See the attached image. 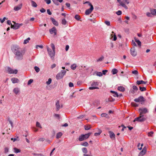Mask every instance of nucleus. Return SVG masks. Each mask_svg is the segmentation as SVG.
Returning a JSON list of instances; mask_svg holds the SVG:
<instances>
[{
	"label": "nucleus",
	"mask_w": 156,
	"mask_h": 156,
	"mask_svg": "<svg viewBox=\"0 0 156 156\" xmlns=\"http://www.w3.org/2000/svg\"><path fill=\"white\" fill-rule=\"evenodd\" d=\"M7 71L9 74H16L18 72L17 69H14L9 67H7Z\"/></svg>",
	"instance_id": "obj_7"
},
{
	"label": "nucleus",
	"mask_w": 156,
	"mask_h": 156,
	"mask_svg": "<svg viewBox=\"0 0 156 156\" xmlns=\"http://www.w3.org/2000/svg\"><path fill=\"white\" fill-rule=\"evenodd\" d=\"M48 4H50L51 2V0H44Z\"/></svg>",
	"instance_id": "obj_55"
},
{
	"label": "nucleus",
	"mask_w": 156,
	"mask_h": 156,
	"mask_svg": "<svg viewBox=\"0 0 156 156\" xmlns=\"http://www.w3.org/2000/svg\"><path fill=\"white\" fill-rule=\"evenodd\" d=\"M118 2L120 4V5L124 8L125 9H127L128 8L127 6L126 5L123 1H122L121 0H117Z\"/></svg>",
	"instance_id": "obj_11"
},
{
	"label": "nucleus",
	"mask_w": 156,
	"mask_h": 156,
	"mask_svg": "<svg viewBox=\"0 0 156 156\" xmlns=\"http://www.w3.org/2000/svg\"><path fill=\"white\" fill-rule=\"evenodd\" d=\"M122 1H123V2L125 3H126L127 4H129V2L128 1V0H123Z\"/></svg>",
	"instance_id": "obj_63"
},
{
	"label": "nucleus",
	"mask_w": 156,
	"mask_h": 156,
	"mask_svg": "<svg viewBox=\"0 0 156 156\" xmlns=\"http://www.w3.org/2000/svg\"><path fill=\"white\" fill-rule=\"evenodd\" d=\"M76 67V65L75 64H73L71 66V69L73 70H75Z\"/></svg>",
	"instance_id": "obj_30"
},
{
	"label": "nucleus",
	"mask_w": 156,
	"mask_h": 156,
	"mask_svg": "<svg viewBox=\"0 0 156 156\" xmlns=\"http://www.w3.org/2000/svg\"><path fill=\"white\" fill-rule=\"evenodd\" d=\"M12 52L15 55V58L18 60H21L23 59L25 52L18 46L13 45L12 48Z\"/></svg>",
	"instance_id": "obj_1"
},
{
	"label": "nucleus",
	"mask_w": 156,
	"mask_h": 156,
	"mask_svg": "<svg viewBox=\"0 0 156 156\" xmlns=\"http://www.w3.org/2000/svg\"><path fill=\"white\" fill-rule=\"evenodd\" d=\"M51 82V78H49L48 79V80L46 82V83L48 85L50 84Z\"/></svg>",
	"instance_id": "obj_42"
},
{
	"label": "nucleus",
	"mask_w": 156,
	"mask_h": 156,
	"mask_svg": "<svg viewBox=\"0 0 156 156\" xmlns=\"http://www.w3.org/2000/svg\"><path fill=\"white\" fill-rule=\"evenodd\" d=\"M105 23L108 26L110 25V23L109 21H105Z\"/></svg>",
	"instance_id": "obj_49"
},
{
	"label": "nucleus",
	"mask_w": 156,
	"mask_h": 156,
	"mask_svg": "<svg viewBox=\"0 0 156 156\" xmlns=\"http://www.w3.org/2000/svg\"><path fill=\"white\" fill-rule=\"evenodd\" d=\"M91 87L89 88V90H94L98 89V83L96 81H93L91 82Z\"/></svg>",
	"instance_id": "obj_5"
},
{
	"label": "nucleus",
	"mask_w": 156,
	"mask_h": 156,
	"mask_svg": "<svg viewBox=\"0 0 156 156\" xmlns=\"http://www.w3.org/2000/svg\"><path fill=\"white\" fill-rule=\"evenodd\" d=\"M102 73H101V72H98V76H102Z\"/></svg>",
	"instance_id": "obj_64"
},
{
	"label": "nucleus",
	"mask_w": 156,
	"mask_h": 156,
	"mask_svg": "<svg viewBox=\"0 0 156 156\" xmlns=\"http://www.w3.org/2000/svg\"><path fill=\"white\" fill-rule=\"evenodd\" d=\"M90 9H87L85 12V14L86 15H87L90 14L94 9L93 6L92 5H91L90 6Z\"/></svg>",
	"instance_id": "obj_10"
},
{
	"label": "nucleus",
	"mask_w": 156,
	"mask_h": 156,
	"mask_svg": "<svg viewBox=\"0 0 156 156\" xmlns=\"http://www.w3.org/2000/svg\"><path fill=\"white\" fill-rule=\"evenodd\" d=\"M113 96L114 97H118L119 96L118 94L116 92H115Z\"/></svg>",
	"instance_id": "obj_60"
},
{
	"label": "nucleus",
	"mask_w": 156,
	"mask_h": 156,
	"mask_svg": "<svg viewBox=\"0 0 156 156\" xmlns=\"http://www.w3.org/2000/svg\"><path fill=\"white\" fill-rule=\"evenodd\" d=\"M30 40V37L27 38L26 39L24 40L23 42V44H26L29 42V40Z\"/></svg>",
	"instance_id": "obj_35"
},
{
	"label": "nucleus",
	"mask_w": 156,
	"mask_h": 156,
	"mask_svg": "<svg viewBox=\"0 0 156 156\" xmlns=\"http://www.w3.org/2000/svg\"><path fill=\"white\" fill-rule=\"evenodd\" d=\"M62 24L63 25H65L67 23V21L65 19H63L62 20Z\"/></svg>",
	"instance_id": "obj_37"
},
{
	"label": "nucleus",
	"mask_w": 156,
	"mask_h": 156,
	"mask_svg": "<svg viewBox=\"0 0 156 156\" xmlns=\"http://www.w3.org/2000/svg\"><path fill=\"white\" fill-rule=\"evenodd\" d=\"M31 3L32 6L34 7H36L37 6L36 3L33 1H31Z\"/></svg>",
	"instance_id": "obj_27"
},
{
	"label": "nucleus",
	"mask_w": 156,
	"mask_h": 156,
	"mask_svg": "<svg viewBox=\"0 0 156 156\" xmlns=\"http://www.w3.org/2000/svg\"><path fill=\"white\" fill-rule=\"evenodd\" d=\"M69 46L68 45H66V46L65 50L66 51H68L69 49Z\"/></svg>",
	"instance_id": "obj_62"
},
{
	"label": "nucleus",
	"mask_w": 156,
	"mask_h": 156,
	"mask_svg": "<svg viewBox=\"0 0 156 156\" xmlns=\"http://www.w3.org/2000/svg\"><path fill=\"white\" fill-rule=\"evenodd\" d=\"M33 80L32 79H30L28 82L27 84L28 85H29L31 84L33 82Z\"/></svg>",
	"instance_id": "obj_47"
},
{
	"label": "nucleus",
	"mask_w": 156,
	"mask_h": 156,
	"mask_svg": "<svg viewBox=\"0 0 156 156\" xmlns=\"http://www.w3.org/2000/svg\"><path fill=\"white\" fill-rule=\"evenodd\" d=\"M56 109L57 111L59 110L60 108V106L59 104V102L58 101H57L55 104Z\"/></svg>",
	"instance_id": "obj_20"
},
{
	"label": "nucleus",
	"mask_w": 156,
	"mask_h": 156,
	"mask_svg": "<svg viewBox=\"0 0 156 156\" xmlns=\"http://www.w3.org/2000/svg\"><path fill=\"white\" fill-rule=\"evenodd\" d=\"M62 135V134L61 132H59L56 135V138L57 139H58L60 138Z\"/></svg>",
	"instance_id": "obj_29"
},
{
	"label": "nucleus",
	"mask_w": 156,
	"mask_h": 156,
	"mask_svg": "<svg viewBox=\"0 0 156 156\" xmlns=\"http://www.w3.org/2000/svg\"><path fill=\"white\" fill-rule=\"evenodd\" d=\"M101 116L102 117H105L107 118H109V115L106 113H103L101 114Z\"/></svg>",
	"instance_id": "obj_28"
},
{
	"label": "nucleus",
	"mask_w": 156,
	"mask_h": 156,
	"mask_svg": "<svg viewBox=\"0 0 156 156\" xmlns=\"http://www.w3.org/2000/svg\"><path fill=\"white\" fill-rule=\"evenodd\" d=\"M134 101L136 102H140L142 104V102H144L145 99L143 96H141L138 98H135Z\"/></svg>",
	"instance_id": "obj_8"
},
{
	"label": "nucleus",
	"mask_w": 156,
	"mask_h": 156,
	"mask_svg": "<svg viewBox=\"0 0 156 156\" xmlns=\"http://www.w3.org/2000/svg\"><path fill=\"white\" fill-rule=\"evenodd\" d=\"M22 4H21L17 6H16L14 7V10L15 11H17L20 10L22 8Z\"/></svg>",
	"instance_id": "obj_18"
},
{
	"label": "nucleus",
	"mask_w": 156,
	"mask_h": 156,
	"mask_svg": "<svg viewBox=\"0 0 156 156\" xmlns=\"http://www.w3.org/2000/svg\"><path fill=\"white\" fill-rule=\"evenodd\" d=\"M140 112V115H144V114H145L148 112V110L146 108H140L139 109Z\"/></svg>",
	"instance_id": "obj_6"
},
{
	"label": "nucleus",
	"mask_w": 156,
	"mask_h": 156,
	"mask_svg": "<svg viewBox=\"0 0 156 156\" xmlns=\"http://www.w3.org/2000/svg\"><path fill=\"white\" fill-rule=\"evenodd\" d=\"M141 118V117H138L136 118H135L134 119V120L133 121V122H135V121H137L138 122H140V119H139Z\"/></svg>",
	"instance_id": "obj_43"
},
{
	"label": "nucleus",
	"mask_w": 156,
	"mask_h": 156,
	"mask_svg": "<svg viewBox=\"0 0 156 156\" xmlns=\"http://www.w3.org/2000/svg\"><path fill=\"white\" fill-rule=\"evenodd\" d=\"M51 47L52 49V51L54 52L55 51V48L54 44L53 43H51Z\"/></svg>",
	"instance_id": "obj_41"
},
{
	"label": "nucleus",
	"mask_w": 156,
	"mask_h": 156,
	"mask_svg": "<svg viewBox=\"0 0 156 156\" xmlns=\"http://www.w3.org/2000/svg\"><path fill=\"white\" fill-rule=\"evenodd\" d=\"M36 126L37 127H39L41 129L42 128V127L41 126V125L40 124V123L38 122H37L36 123Z\"/></svg>",
	"instance_id": "obj_33"
},
{
	"label": "nucleus",
	"mask_w": 156,
	"mask_h": 156,
	"mask_svg": "<svg viewBox=\"0 0 156 156\" xmlns=\"http://www.w3.org/2000/svg\"><path fill=\"white\" fill-rule=\"evenodd\" d=\"M14 150L15 152L16 153L20 152V150H19L18 149L16 148H14Z\"/></svg>",
	"instance_id": "obj_44"
},
{
	"label": "nucleus",
	"mask_w": 156,
	"mask_h": 156,
	"mask_svg": "<svg viewBox=\"0 0 156 156\" xmlns=\"http://www.w3.org/2000/svg\"><path fill=\"white\" fill-rule=\"evenodd\" d=\"M131 54L133 56H135L137 55V52L134 47L131 48L130 50Z\"/></svg>",
	"instance_id": "obj_13"
},
{
	"label": "nucleus",
	"mask_w": 156,
	"mask_h": 156,
	"mask_svg": "<svg viewBox=\"0 0 156 156\" xmlns=\"http://www.w3.org/2000/svg\"><path fill=\"white\" fill-rule=\"evenodd\" d=\"M109 133L110 138L113 140H115V135L114 133L112 131H109Z\"/></svg>",
	"instance_id": "obj_16"
},
{
	"label": "nucleus",
	"mask_w": 156,
	"mask_h": 156,
	"mask_svg": "<svg viewBox=\"0 0 156 156\" xmlns=\"http://www.w3.org/2000/svg\"><path fill=\"white\" fill-rule=\"evenodd\" d=\"M38 47H39L41 48H43V46L42 45H37L36 46V48H38Z\"/></svg>",
	"instance_id": "obj_61"
},
{
	"label": "nucleus",
	"mask_w": 156,
	"mask_h": 156,
	"mask_svg": "<svg viewBox=\"0 0 156 156\" xmlns=\"http://www.w3.org/2000/svg\"><path fill=\"white\" fill-rule=\"evenodd\" d=\"M132 73L135 75H137L138 74V72L136 70H135L132 71Z\"/></svg>",
	"instance_id": "obj_48"
},
{
	"label": "nucleus",
	"mask_w": 156,
	"mask_h": 156,
	"mask_svg": "<svg viewBox=\"0 0 156 156\" xmlns=\"http://www.w3.org/2000/svg\"><path fill=\"white\" fill-rule=\"evenodd\" d=\"M50 19L54 25L55 26H58V23L57 21H56L55 19L52 17H51Z\"/></svg>",
	"instance_id": "obj_17"
},
{
	"label": "nucleus",
	"mask_w": 156,
	"mask_h": 156,
	"mask_svg": "<svg viewBox=\"0 0 156 156\" xmlns=\"http://www.w3.org/2000/svg\"><path fill=\"white\" fill-rule=\"evenodd\" d=\"M135 40L136 42L137 43L139 46H140L141 45V42L139 40H138L136 39H135Z\"/></svg>",
	"instance_id": "obj_40"
},
{
	"label": "nucleus",
	"mask_w": 156,
	"mask_h": 156,
	"mask_svg": "<svg viewBox=\"0 0 156 156\" xmlns=\"http://www.w3.org/2000/svg\"><path fill=\"white\" fill-rule=\"evenodd\" d=\"M147 151V148L146 147H144L142 150L141 151L139 154L138 156H143L144 155Z\"/></svg>",
	"instance_id": "obj_14"
},
{
	"label": "nucleus",
	"mask_w": 156,
	"mask_h": 156,
	"mask_svg": "<svg viewBox=\"0 0 156 156\" xmlns=\"http://www.w3.org/2000/svg\"><path fill=\"white\" fill-rule=\"evenodd\" d=\"M140 90L141 91H143L146 90V87H139Z\"/></svg>",
	"instance_id": "obj_38"
},
{
	"label": "nucleus",
	"mask_w": 156,
	"mask_h": 156,
	"mask_svg": "<svg viewBox=\"0 0 156 156\" xmlns=\"http://www.w3.org/2000/svg\"><path fill=\"white\" fill-rule=\"evenodd\" d=\"M133 90L131 91V93L133 94H134L138 90L137 87L135 86H133Z\"/></svg>",
	"instance_id": "obj_23"
},
{
	"label": "nucleus",
	"mask_w": 156,
	"mask_h": 156,
	"mask_svg": "<svg viewBox=\"0 0 156 156\" xmlns=\"http://www.w3.org/2000/svg\"><path fill=\"white\" fill-rule=\"evenodd\" d=\"M22 25L23 24L22 23H14L13 25H11V28L15 30L17 29L20 26Z\"/></svg>",
	"instance_id": "obj_9"
},
{
	"label": "nucleus",
	"mask_w": 156,
	"mask_h": 156,
	"mask_svg": "<svg viewBox=\"0 0 156 156\" xmlns=\"http://www.w3.org/2000/svg\"><path fill=\"white\" fill-rule=\"evenodd\" d=\"M74 18L77 20H80V18L78 15H76L75 16Z\"/></svg>",
	"instance_id": "obj_34"
},
{
	"label": "nucleus",
	"mask_w": 156,
	"mask_h": 156,
	"mask_svg": "<svg viewBox=\"0 0 156 156\" xmlns=\"http://www.w3.org/2000/svg\"><path fill=\"white\" fill-rule=\"evenodd\" d=\"M111 39L113 41H115L117 39L116 36L115 35V33L113 31L112 32V33L111 34Z\"/></svg>",
	"instance_id": "obj_15"
},
{
	"label": "nucleus",
	"mask_w": 156,
	"mask_h": 156,
	"mask_svg": "<svg viewBox=\"0 0 156 156\" xmlns=\"http://www.w3.org/2000/svg\"><path fill=\"white\" fill-rule=\"evenodd\" d=\"M6 19V18L5 17H4L2 19H0V20H1V22L2 23H3L4 21Z\"/></svg>",
	"instance_id": "obj_51"
},
{
	"label": "nucleus",
	"mask_w": 156,
	"mask_h": 156,
	"mask_svg": "<svg viewBox=\"0 0 156 156\" xmlns=\"http://www.w3.org/2000/svg\"><path fill=\"white\" fill-rule=\"evenodd\" d=\"M82 150L83 152L85 154H86L87 152V149L86 147L83 148L82 149Z\"/></svg>",
	"instance_id": "obj_32"
},
{
	"label": "nucleus",
	"mask_w": 156,
	"mask_h": 156,
	"mask_svg": "<svg viewBox=\"0 0 156 156\" xmlns=\"http://www.w3.org/2000/svg\"><path fill=\"white\" fill-rule=\"evenodd\" d=\"M143 116L144 115H140L139 117H141V118H140L139 119L140 122H143L146 120V119Z\"/></svg>",
	"instance_id": "obj_25"
},
{
	"label": "nucleus",
	"mask_w": 156,
	"mask_h": 156,
	"mask_svg": "<svg viewBox=\"0 0 156 156\" xmlns=\"http://www.w3.org/2000/svg\"><path fill=\"white\" fill-rule=\"evenodd\" d=\"M113 74H115L118 72V70L116 69H113L112 70Z\"/></svg>",
	"instance_id": "obj_31"
},
{
	"label": "nucleus",
	"mask_w": 156,
	"mask_h": 156,
	"mask_svg": "<svg viewBox=\"0 0 156 156\" xmlns=\"http://www.w3.org/2000/svg\"><path fill=\"white\" fill-rule=\"evenodd\" d=\"M90 128V126H84V129L86 130H89Z\"/></svg>",
	"instance_id": "obj_46"
},
{
	"label": "nucleus",
	"mask_w": 156,
	"mask_h": 156,
	"mask_svg": "<svg viewBox=\"0 0 156 156\" xmlns=\"http://www.w3.org/2000/svg\"><path fill=\"white\" fill-rule=\"evenodd\" d=\"M47 49L49 55L51 58H53L55 55V51H52L48 46H47Z\"/></svg>",
	"instance_id": "obj_4"
},
{
	"label": "nucleus",
	"mask_w": 156,
	"mask_h": 156,
	"mask_svg": "<svg viewBox=\"0 0 156 156\" xmlns=\"http://www.w3.org/2000/svg\"><path fill=\"white\" fill-rule=\"evenodd\" d=\"M20 89L18 87L15 88L13 90V92L16 94H18L20 92Z\"/></svg>",
	"instance_id": "obj_19"
},
{
	"label": "nucleus",
	"mask_w": 156,
	"mask_h": 156,
	"mask_svg": "<svg viewBox=\"0 0 156 156\" xmlns=\"http://www.w3.org/2000/svg\"><path fill=\"white\" fill-rule=\"evenodd\" d=\"M154 132L153 131H151L148 133V136H152Z\"/></svg>",
	"instance_id": "obj_45"
},
{
	"label": "nucleus",
	"mask_w": 156,
	"mask_h": 156,
	"mask_svg": "<svg viewBox=\"0 0 156 156\" xmlns=\"http://www.w3.org/2000/svg\"><path fill=\"white\" fill-rule=\"evenodd\" d=\"M34 69L37 73H38L40 71V68L37 66H35L34 67Z\"/></svg>",
	"instance_id": "obj_39"
},
{
	"label": "nucleus",
	"mask_w": 156,
	"mask_h": 156,
	"mask_svg": "<svg viewBox=\"0 0 156 156\" xmlns=\"http://www.w3.org/2000/svg\"><path fill=\"white\" fill-rule=\"evenodd\" d=\"M45 10L43 8H42L40 10V11L42 13H44L45 12Z\"/></svg>",
	"instance_id": "obj_56"
},
{
	"label": "nucleus",
	"mask_w": 156,
	"mask_h": 156,
	"mask_svg": "<svg viewBox=\"0 0 156 156\" xmlns=\"http://www.w3.org/2000/svg\"><path fill=\"white\" fill-rule=\"evenodd\" d=\"M69 87H73V84L72 82H70L69 83Z\"/></svg>",
	"instance_id": "obj_57"
},
{
	"label": "nucleus",
	"mask_w": 156,
	"mask_h": 156,
	"mask_svg": "<svg viewBox=\"0 0 156 156\" xmlns=\"http://www.w3.org/2000/svg\"><path fill=\"white\" fill-rule=\"evenodd\" d=\"M66 71L64 70H62L61 72L58 73L56 75V78L58 80L62 78L64 76L66 73Z\"/></svg>",
	"instance_id": "obj_3"
},
{
	"label": "nucleus",
	"mask_w": 156,
	"mask_h": 156,
	"mask_svg": "<svg viewBox=\"0 0 156 156\" xmlns=\"http://www.w3.org/2000/svg\"><path fill=\"white\" fill-rule=\"evenodd\" d=\"M118 15H121L122 14V12L120 10H119L118 11H117L116 13Z\"/></svg>",
	"instance_id": "obj_50"
},
{
	"label": "nucleus",
	"mask_w": 156,
	"mask_h": 156,
	"mask_svg": "<svg viewBox=\"0 0 156 156\" xmlns=\"http://www.w3.org/2000/svg\"><path fill=\"white\" fill-rule=\"evenodd\" d=\"M81 145L83 146L87 147L88 146V144L87 142H85L81 143Z\"/></svg>",
	"instance_id": "obj_36"
},
{
	"label": "nucleus",
	"mask_w": 156,
	"mask_h": 156,
	"mask_svg": "<svg viewBox=\"0 0 156 156\" xmlns=\"http://www.w3.org/2000/svg\"><path fill=\"white\" fill-rule=\"evenodd\" d=\"M147 81H144L143 80H137L136 82V83L137 84L139 85L141 84H146L147 83Z\"/></svg>",
	"instance_id": "obj_22"
},
{
	"label": "nucleus",
	"mask_w": 156,
	"mask_h": 156,
	"mask_svg": "<svg viewBox=\"0 0 156 156\" xmlns=\"http://www.w3.org/2000/svg\"><path fill=\"white\" fill-rule=\"evenodd\" d=\"M11 80L13 83H18L19 80L16 78H12L11 79Z\"/></svg>",
	"instance_id": "obj_21"
},
{
	"label": "nucleus",
	"mask_w": 156,
	"mask_h": 156,
	"mask_svg": "<svg viewBox=\"0 0 156 156\" xmlns=\"http://www.w3.org/2000/svg\"><path fill=\"white\" fill-rule=\"evenodd\" d=\"M107 72L108 70H103L102 71V74L104 75H105L106 74V73H107Z\"/></svg>",
	"instance_id": "obj_54"
},
{
	"label": "nucleus",
	"mask_w": 156,
	"mask_h": 156,
	"mask_svg": "<svg viewBox=\"0 0 156 156\" xmlns=\"http://www.w3.org/2000/svg\"><path fill=\"white\" fill-rule=\"evenodd\" d=\"M150 12L153 15H156V9H150Z\"/></svg>",
	"instance_id": "obj_24"
},
{
	"label": "nucleus",
	"mask_w": 156,
	"mask_h": 156,
	"mask_svg": "<svg viewBox=\"0 0 156 156\" xmlns=\"http://www.w3.org/2000/svg\"><path fill=\"white\" fill-rule=\"evenodd\" d=\"M91 133H89L85 134H82L79 136L78 140L80 141H82L87 139L90 136Z\"/></svg>",
	"instance_id": "obj_2"
},
{
	"label": "nucleus",
	"mask_w": 156,
	"mask_h": 156,
	"mask_svg": "<svg viewBox=\"0 0 156 156\" xmlns=\"http://www.w3.org/2000/svg\"><path fill=\"white\" fill-rule=\"evenodd\" d=\"M146 15L148 17H151L152 14H151V13L147 12L146 13Z\"/></svg>",
	"instance_id": "obj_58"
},
{
	"label": "nucleus",
	"mask_w": 156,
	"mask_h": 156,
	"mask_svg": "<svg viewBox=\"0 0 156 156\" xmlns=\"http://www.w3.org/2000/svg\"><path fill=\"white\" fill-rule=\"evenodd\" d=\"M118 90L122 92H123L125 90V88L122 86L119 87L118 88Z\"/></svg>",
	"instance_id": "obj_26"
},
{
	"label": "nucleus",
	"mask_w": 156,
	"mask_h": 156,
	"mask_svg": "<svg viewBox=\"0 0 156 156\" xmlns=\"http://www.w3.org/2000/svg\"><path fill=\"white\" fill-rule=\"evenodd\" d=\"M9 151V149L7 147H5L4 149V152L6 153Z\"/></svg>",
	"instance_id": "obj_53"
},
{
	"label": "nucleus",
	"mask_w": 156,
	"mask_h": 156,
	"mask_svg": "<svg viewBox=\"0 0 156 156\" xmlns=\"http://www.w3.org/2000/svg\"><path fill=\"white\" fill-rule=\"evenodd\" d=\"M88 4V5H90V6H91V5H92L88 1H87L83 3V4Z\"/></svg>",
	"instance_id": "obj_59"
},
{
	"label": "nucleus",
	"mask_w": 156,
	"mask_h": 156,
	"mask_svg": "<svg viewBox=\"0 0 156 156\" xmlns=\"http://www.w3.org/2000/svg\"><path fill=\"white\" fill-rule=\"evenodd\" d=\"M50 33L51 34H54L55 35H56L57 34V30L56 28L55 27H53L51 29L49 30Z\"/></svg>",
	"instance_id": "obj_12"
},
{
	"label": "nucleus",
	"mask_w": 156,
	"mask_h": 156,
	"mask_svg": "<svg viewBox=\"0 0 156 156\" xmlns=\"http://www.w3.org/2000/svg\"><path fill=\"white\" fill-rule=\"evenodd\" d=\"M104 58V57L103 56H102L99 59H98V61H101Z\"/></svg>",
	"instance_id": "obj_52"
}]
</instances>
